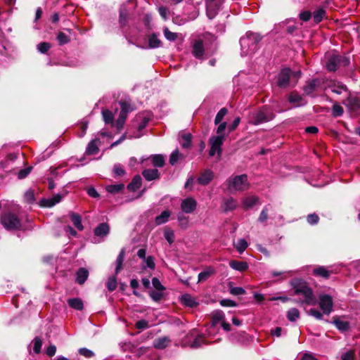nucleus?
<instances>
[{
  "instance_id": "58",
  "label": "nucleus",
  "mask_w": 360,
  "mask_h": 360,
  "mask_svg": "<svg viewBox=\"0 0 360 360\" xmlns=\"http://www.w3.org/2000/svg\"><path fill=\"white\" fill-rule=\"evenodd\" d=\"M51 48V44L48 42H41L37 45V50L41 53H46Z\"/></svg>"
},
{
  "instance_id": "59",
  "label": "nucleus",
  "mask_w": 360,
  "mask_h": 360,
  "mask_svg": "<svg viewBox=\"0 0 360 360\" xmlns=\"http://www.w3.org/2000/svg\"><path fill=\"white\" fill-rule=\"evenodd\" d=\"M355 359V352L353 349H350L347 352L344 353L341 356L342 360H354Z\"/></svg>"
},
{
  "instance_id": "5",
  "label": "nucleus",
  "mask_w": 360,
  "mask_h": 360,
  "mask_svg": "<svg viewBox=\"0 0 360 360\" xmlns=\"http://www.w3.org/2000/svg\"><path fill=\"white\" fill-rule=\"evenodd\" d=\"M227 186L230 192L245 191L248 188V176L241 174L230 177L227 180Z\"/></svg>"
},
{
  "instance_id": "38",
  "label": "nucleus",
  "mask_w": 360,
  "mask_h": 360,
  "mask_svg": "<svg viewBox=\"0 0 360 360\" xmlns=\"http://www.w3.org/2000/svg\"><path fill=\"white\" fill-rule=\"evenodd\" d=\"M331 273L332 271L328 270L323 266H316V276H319L327 279L330 277Z\"/></svg>"
},
{
  "instance_id": "30",
  "label": "nucleus",
  "mask_w": 360,
  "mask_h": 360,
  "mask_svg": "<svg viewBox=\"0 0 360 360\" xmlns=\"http://www.w3.org/2000/svg\"><path fill=\"white\" fill-rule=\"evenodd\" d=\"M192 135L191 133H183L180 137V144L184 148H188L191 145Z\"/></svg>"
},
{
  "instance_id": "7",
  "label": "nucleus",
  "mask_w": 360,
  "mask_h": 360,
  "mask_svg": "<svg viewBox=\"0 0 360 360\" xmlns=\"http://www.w3.org/2000/svg\"><path fill=\"white\" fill-rule=\"evenodd\" d=\"M226 0H205L206 14L209 19H213L223 8Z\"/></svg>"
},
{
  "instance_id": "33",
  "label": "nucleus",
  "mask_w": 360,
  "mask_h": 360,
  "mask_svg": "<svg viewBox=\"0 0 360 360\" xmlns=\"http://www.w3.org/2000/svg\"><path fill=\"white\" fill-rule=\"evenodd\" d=\"M62 198H63V196L60 194L58 193V194L53 195L51 198L44 200V206L49 207H53L55 205H56L57 203L60 202L61 201Z\"/></svg>"
},
{
  "instance_id": "48",
  "label": "nucleus",
  "mask_w": 360,
  "mask_h": 360,
  "mask_svg": "<svg viewBox=\"0 0 360 360\" xmlns=\"http://www.w3.org/2000/svg\"><path fill=\"white\" fill-rule=\"evenodd\" d=\"M343 112V108L336 103H334L332 108V115L335 117H338L342 116Z\"/></svg>"
},
{
  "instance_id": "1",
  "label": "nucleus",
  "mask_w": 360,
  "mask_h": 360,
  "mask_svg": "<svg viewBox=\"0 0 360 360\" xmlns=\"http://www.w3.org/2000/svg\"><path fill=\"white\" fill-rule=\"evenodd\" d=\"M293 294L299 297L295 302L302 306L310 315L315 316V297L312 289L302 279L294 278L290 281Z\"/></svg>"
},
{
  "instance_id": "46",
  "label": "nucleus",
  "mask_w": 360,
  "mask_h": 360,
  "mask_svg": "<svg viewBox=\"0 0 360 360\" xmlns=\"http://www.w3.org/2000/svg\"><path fill=\"white\" fill-rule=\"evenodd\" d=\"M165 37L169 41H174L177 39V34L171 32L167 27L163 29Z\"/></svg>"
},
{
  "instance_id": "19",
  "label": "nucleus",
  "mask_w": 360,
  "mask_h": 360,
  "mask_svg": "<svg viewBox=\"0 0 360 360\" xmlns=\"http://www.w3.org/2000/svg\"><path fill=\"white\" fill-rule=\"evenodd\" d=\"M89 276V271L83 267L79 268L76 272V282L79 285H82L87 280Z\"/></svg>"
},
{
  "instance_id": "45",
  "label": "nucleus",
  "mask_w": 360,
  "mask_h": 360,
  "mask_svg": "<svg viewBox=\"0 0 360 360\" xmlns=\"http://www.w3.org/2000/svg\"><path fill=\"white\" fill-rule=\"evenodd\" d=\"M112 173L114 177L120 176L125 174V170L120 163H117L113 166Z\"/></svg>"
},
{
  "instance_id": "60",
  "label": "nucleus",
  "mask_w": 360,
  "mask_h": 360,
  "mask_svg": "<svg viewBox=\"0 0 360 360\" xmlns=\"http://www.w3.org/2000/svg\"><path fill=\"white\" fill-rule=\"evenodd\" d=\"M152 284L153 287L159 291H163L165 290V288L164 285L161 283L160 280L158 278H153L152 279Z\"/></svg>"
},
{
  "instance_id": "31",
  "label": "nucleus",
  "mask_w": 360,
  "mask_h": 360,
  "mask_svg": "<svg viewBox=\"0 0 360 360\" xmlns=\"http://www.w3.org/2000/svg\"><path fill=\"white\" fill-rule=\"evenodd\" d=\"M124 184H112V185L107 186L105 188V190L109 193L115 195V194L121 193L124 190Z\"/></svg>"
},
{
  "instance_id": "50",
  "label": "nucleus",
  "mask_w": 360,
  "mask_h": 360,
  "mask_svg": "<svg viewBox=\"0 0 360 360\" xmlns=\"http://www.w3.org/2000/svg\"><path fill=\"white\" fill-rule=\"evenodd\" d=\"M227 109L226 108H222L219 110V111L217 112L215 119H214V124H219L220 122H221L222 120L224 119V116L227 114Z\"/></svg>"
},
{
  "instance_id": "12",
  "label": "nucleus",
  "mask_w": 360,
  "mask_h": 360,
  "mask_svg": "<svg viewBox=\"0 0 360 360\" xmlns=\"http://www.w3.org/2000/svg\"><path fill=\"white\" fill-rule=\"evenodd\" d=\"M214 176V172L210 169H206L200 173L197 182L200 185L207 186L213 180Z\"/></svg>"
},
{
  "instance_id": "49",
  "label": "nucleus",
  "mask_w": 360,
  "mask_h": 360,
  "mask_svg": "<svg viewBox=\"0 0 360 360\" xmlns=\"http://www.w3.org/2000/svg\"><path fill=\"white\" fill-rule=\"evenodd\" d=\"M248 247V243L245 239H239L235 245V248L240 253L243 252Z\"/></svg>"
},
{
  "instance_id": "26",
  "label": "nucleus",
  "mask_w": 360,
  "mask_h": 360,
  "mask_svg": "<svg viewBox=\"0 0 360 360\" xmlns=\"http://www.w3.org/2000/svg\"><path fill=\"white\" fill-rule=\"evenodd\" d=\"M99 142V139H96L91 141L86 148V153L87 155H95L99 151V148L97 143Z\"/></svg>"
},
{
  "instance_id": "54",
  "label": "nucleus",
  "mask_w": 360,
  "mask_h": 360,
  "mask_svg": "<svg viewBox=\"0 0 360 360\" xmlns=\"http://www.w3.org/2000/svg\"><path fill=\"white\" fill-rule=\"evenodd\" d=\"M327 18L326 11L323 8H316V24L320 22L323 19Z\"/></svg>"
},
{
  "instance_id": "36",
  "label": "nucleus",
  "mask_w": 360,
  "mask_h": 360,
  "mask_svg": "<svg viewBox=\"0 0 360 360\" xmlns=\"http://www.w3.org/2000/svg\"><path fill=\"white\" fill-rule=\"evenodd\" d=\"M204 344L206 345L207 342L205 341L202 335H198L191 344L190 347L193 349H197L200 347Z\"/></svg>"
},
{
  "instance_id": "23",
  "label": "nucleus",
  "mask_w": 360,
  "mask_h": 360,
  "mask_svg": "<svg viewBox=\"0 0 360 360\" xmlns=\"http://www.w3.org/2000/svg\"><path fill=\"white\" fill-rule=\"evenodd\" d=\"M148 46L150 49H157L162 46V41L158 38V34L153 33L148 36Z\"/></svg>"
},
{
  "instance_id": "41",
  "label": "nucleus",
  "mask_w": 360,
  "mask_h": 360,
  "mask_svg": "<svg viewBox=\"0 0 360 360\" xmlns=\"http://www.w3.org/2000/svg\"><path fill=\"white\" fill-rule=\"evenodd\" d=\"M56 39L60 46L66 44L70 41V37L63 32L58 33Z\"/></svg>"
},
{
  "instance_id": "16",
  "label": "nucleus",
  "mask_w": 360,
  "mask_h": 360,
  "mask_svg": "<svg viewBox=\"0 0 360 360\" xmlns=\"http://www.w3.org/2000/svg\"><path fill=\"white\" fill-rule=\"evenodd\" d=\"M144 179L148 181H154L160 179V174L158 169H146L142 172Z\"/></svg>"
},
{
  "instance_id": "25",
  "label": "nucleus",
  "mask_w": 360,
  "mask_h": 360,
  "mask_svg": "<svg viewBox=\"0 0 360 360\" xmlns=\"http://www.w3.org/2000/svg\"><path fill=\"white\" fill-rule=\"evenodd\" d=\"M229 266L234 270L239 271H244L248 269V264L245 262H240L237 260H231L229 262Z\"/></svg>"
},
{
  "instance_id": "39",
  "label": "nucleus",
  "mask_w": 360,
  "mask_h": 360,
  "mask_svg": "<svg viewBox=\"0 0 360 360\" xmlns=\"http://www.w3.org/2000/svg\"><path fill=\"white\" fill-rule=\"evenodd\" d=\"M271 206L270 205H267L264 206L259 214V217L258 218V221H259L261 223L266 222L268 219V212H269V210H271Z\"/></svg>"
},
{
  "instance_id": "53",
  "label": "nucleus",
  "mask_w": 360,
  "mask_h": 360,
  "mask_svg": "<svg viewBox=\"0 0 360 360\" xmlns=\"http://www.w3.org/2000/svg\"><path fill=\"white\" fill-rule=\"evenodd\" d=\"M149 295L153 301L159 302L163 297V292L162 291L159 290H151L149 292Z\"/></svg>"
},
{
  "instance_id": "63",
  "label": "nucleus",
  "mask_w": 360,
  "mask_h": 360,
  "mask_svg": "<svg viewBox=\"0 0 360 360\" xmlns=\"http://www.w3.org/2000/svg\"><path fill=\"white\" fill-rule=\"evenodd\" d=\"M120 105L122 112H127L128 114L129 112L132 111L131 105L126 101H120Z\"/></svg>"
},
{
  "instance_id": "21",
  "label": "nucleus",
  "mask_w": 360,
  "mask_h": 360,
  "mask_svg": "<svg viewBox=\"0 0 360 360\" xmlns=\"http://www.w3.org/2000/svg\"><path fill=\"white\" fill-rule=\"evenodd\" d=\"M237 207V202L235 199L230 197L225 198L222 205V209L224 212H228L235 210Z\"/></svg>"
},
{
  "instance_id": "56",
  "label": "nucleus",
  "mask_w": 360,
  "mask_h": 360,
  "mask_svg": "<svg viewBox=\"0 0 360 360\" xmlns=\"http://www.w3.org/2000/svg\"><path fill=\"white\" fill-rule=\"evenodd\" d=\"M180 156H181V154L179 153V150L176 149L170 155L169 163L172 165H174L179 160Z\"/></svg>"
},
{
  "instance_id": "29",
  "label": "nucleus",
  "mask_w": 360,
  "mask_h": 360,
  "mask_svg": "<svg viewBox=\"0 0 360 360\" xmlns=\"http://www.w3.org/2000/svg\"><path fill=\"white\" fill-rule=\"evenodd\" d=\"M214 269L212 267H207L204 271H201L198 276V282H204L207 281L214 273Z\"/></svg>"
},
{
  "instance_id": "40",
  "label": "nucleus",
  "mask_w": 360,
  "mask_h": 360,
  "mask_svg": "<svg viewBox=\"0 0 360 360\" xmlns=\"http://www.w3.org/2000/svg\"><path fill=\"white\" fill-rule=\"evenodd\" d=\"M299 317L300 312L296 308H291L287 312V318L290 321H295Z\"/></svg>"
},
{
  "instance_id": "61",
  "label": "nucleus",
  "mask_w": 360,
  "mask_h": 360,
  "mask_svg": "<svg viewBox=\"0 0 360 360\" xmlns=\"http://www.w3.org/2000/svg\"><path fill=\"white\" fill-rule=\"evenodd\" d=\"M79 354H81L86 358H91L94 356V353L93 351H91L87 348H85V347L80 348L79 349Z\"/></svg>"
},
{
  "instance_id": "22",
  "label": "nucleus",
  "mask_w": 360,
  "mask_h": 360,
  "mask_svg": "<svg viewBox=\"0 0 360 360\" xmlns=\"http://www.w3.org/2000/svg\"><path fill=\"white\" fill-rule=\"evenodd\" d=\"M142 184V179L140 175L137 174L134 176L131 181L127 185V189L134 192L138 190Z\"/></svg>"
},
{
  "instance_id": "35",
  "label": "nucleus",
  "mask_w": 360,
  "mask_h": 360,
  "mask_svg": "<svg viewBox=\"0 0 360 360\" xmlns=\"http://www.w3.org/2000/svg\"><path fill=\"white\" fill-rule=\"evenodd\" d=\"M128 17V11L125 6H122L120 9V24L122 27L127 25Z\"/></svg>"
},
{
  "instance_id": "11",
  "label": "nucleus",
  "mask_w": 360,
  "mask_h": 360,
  "mask_svg": "<svg viewBox=\"0 0 360 360\" xmlns=\"http://www.w3.org/2000/svg\"><path fill=\"white\" fill-rule=\"evenodd\" d=\"M197 201L193 197H188L181 200V209L184 213H193L197 207Z\"/></svg>"
},
{
  "instance_id": "3",
  "label": "nucleus",
  "mask_w": 360,
  "mask_h": 360,
  "mask_svg": "<svg viewBox=\"0 0 360 360\" xmlns=\"http://www.w3.org/2000/svg\"><path fill=\"white\" fill-rule=\"evenodd\" d=\"M316 303L320 309V311L316 310V319L318 320H323L324 316H328L333 311V299L330 295L320 294Z\"/></svg>"
},
{
  "instance_id": "47",
  "label": "nucleus",
  "mask_w": 360,
  "mask_h": 360,
  "mask_svg": "<svg viewBox=\"0 0 360 360\" xmlns=\"http://www.w3.org/2000/svg\"><path fill=\"white\" fill-rule=\"evenodd\" d=\"M258 201V198L255 196H250L247 197L243 200V204L245 207L250 208L252 207Z\"/></svg>"
},
{
  "instance_id": "55",
  "label": "nucleus",
  "mask_w": 360,
  "mask_h": 360,
  "mask_svg": "<svg viewBox=\"0 0 360 360\" xmlns=\"http://www.w3.org/2000/svg\"><path fill=\"white\" fill-rule=\"evenodd\" d=\"M315 90V79H312L304 87V91L306 94H310Z\"/></svg>"
},
{
  "instance_id": "6",
  "label": "nucleus",
  "mask_w": 360,
  "mask_h": 360,
  "mask_svg": "<svg viewBox=\"0 0 360 360\" xmlns=\"http://www.w3.org/2000/svg\"><path fill=\"white\" fill-rule=\"evenodd\" d=\"M1 222L2 226L8 231L20 230L22 224L18 217L11 212H7L1 215Z\"/></svg>"
},
{
  "instance_id": "37",
  "label": "nucleus",
  "mask_w": 360,
  "mask_h": 360,
  "mask_svg": "<svg viewBox=\"0 0 360 360\" xmlns=\"http://www.w3.org/2000/svg\"><path fill=\"white\" fill-rule=\"evenodd\" d=\"M183 212L177 214V219L179 226L183 229H186L188 226V217L185 216Z\"/></svg>"
},
{
  "instance_id": "52",
  "label": "nucleus",
  "mask_w": 360,
  "mask_h": 360,
  "mask_svg": "<svg viewBox=\"0 0 360 360\" xmlns=\"http://www.w3.org/2000/svg\"><path fill=\"white\" fill-rule=\"evenodd\" d=\"M164 236H165V239L167 240V241L169 244H172L174 243V238H175L174 233L170 229H165V230L164 231Z\"/></svg>"
},
{
  "instance_id": "17",
  "label": "nucleus",
  "mask_w": 360,
  "mask_h": 360,
  "mask_svg": "<svg viewBox=\"0 0 360 360\" xmlns=\"http://www.w3.org/2000/svg\"><path fill=\"white\" fill-rule=\"evenodd\" d=\"M193 55L198 59H202L204 54V46L202 40H196L193 45Z\"/></svg>"
},
{
  "instance_id": "20",
  "label": "nucleus",
  "mask_w": 360,
  "mask_h": 360,
  "mask_svg": "<svg viewBox=\"0 0 360 360\" xmlns=\"http://www.w3.org/2000/svg\"><path fill=\"white\" fill-rule=\"evenodd\" d=\"M170 342L169 337L163 336L155 340L153 345L155 349H163L169 345Z\"/></svg>"
},
{
  "instance_id": "14",
  "label": "nucleus",
  "mask_w": 360,
  "mask_h": 360,
  "mask_svg": "<svg viewBox=\"0 0 360 360\" xmlns=\"http://www.w3.org/2000/svg\"><path fill=\"white\" fill-rule=\"evenodd\" d=\"M325 67L329 72H335L338 70L339 66L336 53H332L326 58Z\"/></svg>"
},
{
  "instance_id": "28",
  "label": "nucleus",
  "mask_w": 360,
  "mask_h": 360,
  "mask_svg": "<svg viewBox=\"0 0 360 360\" xmlns=\"http://www.w3.org/2000/svg\"><path fill=\"white\" fill-rule=\"evenodd\" d=\"M171 215V212L168 210H164L161 214L157 216L155 219L156 225H161L168 221Z\"/></svg>"
},
{
  "instance_id": "8",
  "label": "nucleus",
  "mask_w": 360,
  "mask_h": 360,
  "mask_svg": "<svg viewBox=\"0 0 360 360\" xmlns=\"http://www.w3.org/2000/svg\"><path fill=\"white\" fill-rule=\"evenodd\" d=\"M226 136H212L209 139L210 150L209 151L210 156H214L217 154L218 157L221 155L222 145Z\"/></svg>"
},
{
  "instance_id": "10",
  "label": "nucleus",
  "mask_w": 360,
  "mask_h": 360,
  "mask_svg": "<svg viewBox=\"0 0 360 360\" xmlns=\"http://www.w3.org/2000/svg\"><path fill=\"white\" fill-rule=\"evenodd\" d=\"M110 226L108 223L99 224L94 230V233L98 239L95 238L94 243H101L110 233Z\"/></svg>"
},
{
  "instance_id": "64",
  "label": "nucleus",
  "mask_w": 360,
  "mask_h": 360,
  "mask_svg": "<svg viewBox=\"0 0 360 360\" xmlns=\"http://www.w3.org/2000/svg\"><path fill=\"white\" fill-rule=\"evenodd\" d=\"M227 127V123L226 122H220L217 129V136H225L224 131Z\"/></svg>"
},
{
  "instance_id": "43",
  "label": "nucleus",
  "mask_w": 360,
  "mask_h": 360,
  "mask_svg": "<svg viewBox=\"0 0 360 360\" xmlns=\"http://www.w3.org/2000/svg\"><path fill=\"white\" fill-rule=\"evenodd\" d=\"M348 107L351 110L356 111L360 108V100L357 98H351L348 100Z\"/></svg>"
},
{
  "instance_id": "34",
  "label": "nucleus",
  "mask_w": 360,
  "mask_h": 360,
  "mask_svg": "<svg viewBox=\"0 0 360 360\" xmlns=\"http://www.w3.org/2000/svg\"><path fill=\"white\" fill-rule=\"evenodd\" d=\"M124 259V250L122 249L116 259V261H115V263H116L115 274H117L122 269Z\"/></svg>"
},
{
  "instance_id": "24",
  "label": "nucleus",
  "mask_w": 360,
  "mask_h": 360,
  "mask_svg": "<svg viewBox=\"0 0 360 360\" xmlns=\"http://www.w3.org/2000/svg\"><path fill=\"white\" fill-rule=\"evenodd\" d=\"M181 302L183 305L189 307H194L198 304L195 299L189 294L182 295L181 297Z\"/></svg>"
},
{
  "instance_id": "32",
  "label": "nucleus",
  "mask_w": 360,
  "mask_h": 360,
  "mask_svg": "<svg viewBox=\"0 0 360 360\" xmlns=\"http://www.w3.org/2000/svg\"><path fill=\"white\" fill-rule=\"evenodd\" d=\"M70 219L74 226L79 230L82 231L84 229V226L82 223V218L80 215L75 212L70 213Z\"/></svg>"
},
{
  "instance_id": "4",
  "label": "nucleus",
  "mask_w": 360,
  "mask_h": 360,
  "mask_svg": "<svg viewBox=\"0 0 360 360\" xmlns=\"http://www.w3.org/2000/svg\"><path fill=\"white\" fill-rule=\"evenodd\" d=\"M275 117L274 112L267 106H263L259 110L250 115L249 122L252 124L258 125L272 120Z\"/></svg>"
},
{
  "instance_id": "13",
  "label": "nucleus",
  "mask_w": 360,
  "mask_h": 360,
  "mask_svg": "<svg viewBox=\"0 0 360 360\" xmlns=\"http://www.w3.org/2000/svg\"><path fill=\"white\" fill-rule=\"evenodd\" d=\"M150 160L152 165L155 167H162L165 164V156L161 154L151 155L147 158H141V162Z\"/></svg>"
},
{
  "instance_id": "15",
  "label": "nucleus",
  "mask_w": 360,
  "mask_h": 360,
  "mask_svg": "<svg viewBox=\"0 0 360 360\" xmlns=\"http://www.w3.org/2000/svg\"><path fill=\"white\" fill-rule=\"evenodd\" d=\"M288 101L293 104V108L304 105L307 103L302 96L295 92H292L288 96Z\"/></svg>"
},
{
  "instance_id": "57",
  "label": "nucleus",
  "mask_w": 360,
  "mask_h": 360,
  "mask_svg": "<svg viewBox=\"0 0 360 360\" xmlns=\"http://www.w3.org/2000/svg\"><path fill=\"white\" fill-rule=\"evenodd\" d=\"M42 345L41 340L36 337L34 339V345H33V351L35 354H39L41 352V348Z\"/></svg>"
},
{
  "instance_id": "2",
  "label": "nucleus",
  "mask_w": 360,
  "mask_h": 360,
  "mask_svg": "<svg viewBox=\"0 0 360 360\" xmlns=\"http://www.w3.org/2000/svg\"><path fill=\"white\" fill-rule=\"evenodd\" d=\"M262 37L258 33L248 32L245 37L240 39L241 55L243 56L252 55L257 49Z\"/></svg>"
},
{
  "instance_id": "27",
  "label": "nucleus",
  "mask_w": 360,
  "mask_h": 360,
  "mask_svg": "<svg viewBox=\"0 0 360 360\" xmlns=\"http://www.w3.org/2000/svg\"><path fill=\"white\" fill-rule=\"evenodd\" d=\"M68 303L71 308L76 310L81 311L84 308L83 301L79 297L70 298L68 300Z\"/></svg>"
},
{
  "instance_id": "18",
  "label": "nucleus",
  "mask_w": 360,
  "mask_h": 360,
  "mask_svg": "<svg viewBox=\"0 0 360 360\" xmlns=\"http://www.w3.org/2000/svg\"><path fill=\"white\" fill-rule=\"evenodd\" d=\"M331 323L340 331L345 332L349 329V322L341 321L338 316L333 317Z\"/></svg>"
},
{
  "instance_id": "9",
  "label": "nucleus",
  "mask_w": 360,
  "mask_h": 360,
  "mask_svg": "<svg viewBox=\"0 0 360 360\" xmlns=\"http://www.w3.org/2000/svg\"><path fill=\"white\" fill-rule=\"evenodd\" d=\"M291 76L292 70L290 68H285L282 69L277 77L276 84L278 86L283 89L287 88L290 84Z\"/></svg>"
},
{
  "instance_id": "42",
  "label": "nucleus",
  "mask_w": 360,
  "mask_h": 360,
  "mask_svg": "<svg viewBox=\"0 0 360 360\" xmlns=\"http://www.w3.org/2000/svg\"><path fill=\"white\" fill-rule=\"evenodd\" d=\"M338 66L347 67L350 64L349 57L345 55L336 54Z\"/></svg>"
},
{
  "instance_id": "51",
  "label": "nucleus",
  "mask_w": 360,
  "mask_h": 360,
  "mask_svg": "<svg viewBox=\"0 0 360 360\" xmlns=\"http://www.w3.org/2000/svg\"><path fill=\"white\" fill-rule=\"evenodd\" d=\"M117 283L116 277L115 276L110 277L106 283V287H107L108 290L110 292H112L117 288Z\"/></svg>"
},
{
  "instance_id": "44",
  "label": "nucleus",
  "mask_w": 360,
  "mask_h": 360,
  "mask_svg": "<svg viewBox=\"0 0 360 360\" xmlns=\"http://www.w3.org/2000/svg\"><path fill=\"white\" fill-rule=\"evenodd\" d=\"M102 115L103 120L106 124L112 123L114 120V115L110 110H102Z\"/></svg>"
},
{
  "instance_id": "62",
  "label": "nucleus",
  "mask_w": 360,
  "mask_h": 360,
  "mask_svg": "<svg viewBox=\"0 0 360 360\" xmlns=\"http://www.w3.org/2000/svg\"><path fill=\"white\" fill-rule=\"evenodd\" d=\"M31 170H32L31 167H26V168H24V169L20 170L18 174V179H25V177H27L28 176V174L31 172Z\"/></svg>"
}]
</instances>
